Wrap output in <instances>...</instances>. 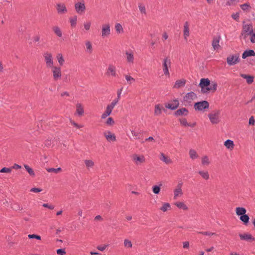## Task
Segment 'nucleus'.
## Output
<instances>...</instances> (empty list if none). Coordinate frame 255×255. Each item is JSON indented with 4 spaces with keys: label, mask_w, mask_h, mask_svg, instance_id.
Here are the masks:
<instances>
[{
    "label": "nucleus",
    "mask_w": 255,
    "mask_h": 255,
    "mask_svg": "<svg viewBox=\"0 0 255 255\" xmlns=\"http://www.w3.org/2000/svg\"><path fill=\"white\" fill-rule=\"evenodd\" d=\"M159 158L161 161L164 162L166 164H170L172 163V160L171 159V158L169 157L166 156L163 153H160Z\"/></svg>",
    "instance_id": "b1692460"
},
{
    "label": "nucleus",
    "mask_w": 255,
    "mask_h": 255,
    "mask_svg": "<svg viewBox=\"0 0 255 255\" xmlns=\"http://www.w3.org/2000/svg\"><path fill=\"white\" fill-rule=\"evenodd\" d=\"M131 133L132 135L134 137H135V138L137 139L139 137V132L135 131L134 130H131Z\"/></svg>",
    "instance_id": "69168bd1"
},
{
    "label": "nucleus",
    "mask_w": 255,
    "mask_h": 255,
    "mask_svg": "<svg viewBox=\"0 0 255 255\" xmlns=\"http://www.w3.org/2000/svg\"><path fill=\"white\" fill-rule=\"evenodd\" d=\"M162 206L160 207L159 210L163 212H165L168 211V210H171V205L169 203L167 202H162Z\"/></svg>",
    "instance_id": "a878e982"
},
{
    "label": "nucleus",
    "mask_w": 255,
    "mask_h": 255,
    "mask_svg": "<svg viewBox=\"0 0 255 255\" xmlns=\"http://www.w3.org/2000/svg\"><path fill=\"white\" fill-rule=\"evenodd\" d=\"M186 81L184 79L177 80L174 85V88H179L184 86Z\"/></svg>",
    "instance_id": "f704fd0d"
},
{
    "label": "nucleus",
    "mask_w": 255,
    "mask_h": 255,
    "mask_svg": "<svg viewBox=\"0 0 255 255\" xmlns=\"http://www.w3.org/2000/svg\"><path fill=\"white\" fill-rule=\"evenodd\" d=\"M180 124L185 127H188V126H190V124L188 123L187 120L185 119H180Z\"/></svg>",
    "instance_id": "6e6d98bb"
},
{
    "label": "nucleus",
    "mask_w": 255,
    "mask_h": 255,
    "mask_svg": "<svg viewBox=\"0 0 255 255\" xmlns=\"http://www.w3.org/2000/svg\"><path fill=\"white\" fill-rule=\"evenodd\" d=\"M123 88H122L117 91V97L115 99L118 101H119V100L121 99V94H122V92L123 91Z\"/></svg>",
    "instance_id": "680f3d73"
},
{
    "label": "nucleus",
    "mask_w": 255,
    "mask_h": 255,
    "mask_svg": "<svg viewBox=\"0 0 255 255\" xmlns=\"http://www.w3.org/2000/svg\"><path fill=\"white\" fill-rule=\"evenodd\" d=\"M125 77L128 84H131L135 81V79L129 75H125Z\"/></svg>",
    "instance_id": "864d4df0"
},
{
    "label": "nucleus",
    "mask_w": 255,
    "mask_h": 255,
    "mask_svg": "<svg viewBox=\"0 0 255 255\" xmlns=\"http://www.w3.org/2000/svg\"><path fill=\"white\" fill-rule=\"evenodd\" d=\"M85 51L87 53L91 54L93 52L92 45L91 41L87 40L85 41Z\"/></svg>",
    "instance_id": "2f4dec72"
},
{
    "label": "nucleus",
    "mask_w": 255,
    "mask_h": 255,
    "mask_svg": "<svg viewBox=\"0 0 255 255\" xmlns=\"http://www.w3.org/2000/svg\"><path fill=\"white\" fill-rule=\"evenodd\" d=\"M235 211L236 215L239 216H241L247 212L246 209L244 207H237L235 209Z\"/></svg>",
    "instance_id": "473e14b6"
},
{
    "label": "nucleus",
    "mask_w": 255,
    "mask_h": 255,
    "mask_svg": "<svg viewBox=\"0 0 255 255\" xmlns=\"http://www.w3.org/2000/svg\"><path fill=\"white\" fill-rule=\"evenodd\" d=\"M126 60L128 63H133L134 61V55L132 51L126 52Z\"/></svg>",
    "instance_id": "4be33fe9"
},
{
    "label": "nucleus",
    "mask_w": 255,
    "mask_h": 255,
    "mask_svg": "<svg viewBox=\"0 0 255 255\" xmlns=\"http://www.w3.org/2000/svg\"><path fill=\"white\" fill-rule=\"evenodd\" d=\"M107 74L109 76L115 77L116 76V68L113 64H110L107 70Z\"/></svg>",
    "instance_id": "f3484780"
},
{
    "label": "nucleus",
    "mask_w": 255,
    "mask_h": 255,
    "mask_svg": "<svg viewBox=\"0 0 255 255\" xmlns=\"http://www.w3.org/2000/svg\"><path fill=\"white\" fill-rule=\"evenodd\" d=\"M56 9L57 12L59 15L66 14L68 12V9L65 3L59 2L56 4Z\"/></svg>",
    "instance_id": "9d476101"
},
{
    "label": "nucleus",
    "mask_w": 255,
    "mask_h": 255,
    "mask_svg": "<svg viewBox=\"0 0 255 255\" xmlns=\"http://www.w3.org/2000/svg\"><path fill=\"white\" fill-rule=\"evenodd\" d=\"M56 253L59 255H65L66 254L65 250L62 249L57 250Z\"/></svg>",
    "instance_id": "0e129e2a"
},
{
    "label": "nucleus",
    "mask_w": 255,
    "mask_h": 255,
    "mask_svg": "<svg viewBox=\"0 0 255 255\" xmlns=\"http://www.w3.org/2000/svg\"><path fill=\"white\" fill-rule=\"evenodd\" d=\"M188 113V110L184 108L179 109L176 111L175 115L177 116H186Z\"/></svg>",
    "instance_id": "72a5a7b5"
},
{
    "label": "nucleus",
    "mask_w": 255,
    "mask_h": 255,
    "mask_svg": "<svg viewBox=\"0 0 255 255\" xmlns=\"http://www.w3.org/2000/svg\"><path fill=\"white\" fill-rule=\"evenodd\" d=\"M112 112V111L106 108L105 111L101 115V120L106 119L111 114Z\"/></svg>",
    "instance_id": "a19ab883"
},
{
    "label": "nucleus",
    "mask_w": 255,
    "mask_h": 255,
    "mask_svg": "<svg viewBox=\"0 0 255 255\" xmlns=\"http://www.w3.org/2000/svg\"><path fill=\"white\" fill-rule=\"evenodd\" d=\"M201 164L203 166H208L211 164V160L207 155H203L201 158Z\"/></svg>",
    "instance_id": "5701e85b"
},
{
    "label": "nucleus",
    "mask_w": 255,
    "mask_h": 255,
    "mask_svg": "<svg viewBox=\"0 0 255 255\" xmlns=\"http://www.w3.org/2000/svg\"><path fill=\"white\" fill-rule=\"evenodd\" d=\"M179 106V102L177 100H174L170 103H168L165 105V107L171 110L176 109Z\"/></svg>",
    "instance_id": "aec40b11"
},
{
    "label": "nucleus",
    "mask_w": 255,
    "mask_h": 255,
    "mask_svg": "<svg viewBox=\"0 0 255 255\" xmlns=\"http://www.w3.org/2000/svg\"><path fill=\"white\" fill-rule=\"evenodd\" d=\"M43 56L46 67L47 68L53 67L54 61L52 53L48 51H45L43 53Z\"/></svg>",
    "instance_id": "7ed1b4c3"
},
{
    "label": "nucleus",
    "mask_w": 255,
    "mask_h": 255,
    "mask_svg": "<svg viewBox=\"0 0 255 255\" xmlns=\"http://www.w3.org/2000/svg\"><path fill=\"white\" fill-rule=\"evenodd\" d=\"M240 61L239 55L238 54L230 55L227 58V62L229 65H234Z\"/></svg>",
    "instance_id": "1a4fd4ad"
},
{
    "label": "nucleus",
    "mask_w": 255,
    "mask_h": 255,
    "mask_svg": "<svg viewBox=\"0 0 255 255\" xmlns=\"http://www.w3.org/2000/svg\"><path fill=\"white\" fill-rule=\"evenodd\" d=\"M210 84V81L208 78H202L200 80L199 86L201 88L202 93H205L208 92L206 89H209V86Z\"/></svg>",
    "instance_id": "9b49d317"
},
{
    "label": "nucleus",
    "mask_w": 255,
    "mask_h": 255,
    "mask_svg": "<svg viewBox=\"0 0 255 255\" xmlns=\"http://www.w3.org/2000/svg\"><path fill=\"white\" fill-rule=\"evenodd\" d=\"M115 123V121L112 117L108 118L105 122V124L108 126H113Z\"/></svg>",
    "instance_id": "49530a36"
},
{
    "label": "nucleus",
    "mask_w": 255,
    "mask_h": 255,
    "mask_svg": "<svg viewBox=\"0 0 255 255\" xmlns=\"http://www.w3.org/2000/svg\"><path fill=\"white\" fill-rule=\"evenodd\" d=\"M132 162L136 165H141L145 162V156L142 154H133L131 156Z\"/></svg>",
    "instance_id": "20e7f679"
},
{
    "label": "nucleus",
    "mask_w": 255,
    "mask_h": 255,
    "mask_svg": "<svg viewBox=\"0 0 255 255\" xmlns=\"http://www.w3.org/2000/svg\"><path fill=\"white\" fill-rule=\"evenodd\" d=\"M241 7L244 11H248L250 9V6L248 3H245L241 5Z\"/></svg>",
    "instance_id": "4d7b16f0"
},
{
    "label": "nucleus",
    "mask_w": 255,
    "mask_h": 255,
    "mask_svg": "<svg viewBox=\"0 0 255 255\" xmlns=\"http://www.w3.org/2000/svg\"><path fill=\"white\" fill-rule=\"evenodd\" d=\"M103 134L108 142H114L116 140V136L115 133L109 130L105 131Z\"/></svg>",
    "instance_id": "2eb2a0df"
},
{
    "label": "nucleus",
    "mask_w": 255,
    "mask_h": 255,
    "mask_svg": "<svg viewBox=\"0 0 255 255\" xmlns=\"http://www.w3.org/2000/svg\"><path fill=\"white\" fill-rule=\"evenodd\" d=\"M221 110L216 109L208 114V118L212 125H218L221 121Z\"/></svg>",
    "instance_id": "f257e3e1"
},
{
    "label": "nucleus",
    "mask_w": 255,
    "mask_h": 255,
    "mask_svg": "<svg viewBox=\"0 0 255 255\" xmlns=\"http://www.w3.org/2000/svg\"><path fill=\"white\" fill-rule=\"evenodd\" d=\"M11 171V168H6V167H3L0 170V172H2V173H9Z\"/></svg>",
    "instance_id": "e2e57ef3"
},
{
    "label": "nucleus",
    "mask_w": 255,
    "mask_h": 255,
    "mask_svg": "<svg viewBox=\"0 0 255 255\" xmlns=\"http://www.w3.org/2000/svg\"><path fill=\"white\" fill-rule=\"evenodd\" d=\"M189 35V24L188 21H186L184 24L183 28V36L185 40H187V38Z\"/></svg>",
    "instance_id": "a211bd4d"
},
{
    "label": "nucleus",
    "mask_w": 255,
    "mask_h": 255,
    "mask_svg": "<svg viewBox=\"0 0 255 255\" xmlns=\"http://www.w3.org/2000/svg\"><path fill=\"white\" fill-rule=\"evenodd\" d=\"M138 7L141 14L144 15H146L147 14L146 7L143 3H139L138 4Z\"/></svg>",
    "instance_id": "4c0bfd02"
},
{
    "label": "nucleus",
    "mask_w": 255,
    "mask_h": 255,
    "mask_svg": "<svg viewBox=\"0 0 255 255\" xmlns=\"http://www.w3.org/2000/svg\"><path fill=\"white\" fill-rule=\"evenodd\" d=\"M28 237L29 239H36L37 240H40L41 237L39 235H35V234H30L28 235Z\"/></svg>",
    "instance_id": "052dcab7"
},
{
    "label": "nucleus",
    "mask_w": 255,
    "mask_h": 255,
    "mask_svg": "<svg viewBox=\"0 0 255 255\" xmlns=\"http://www.w3.org/2000/svg\"><path fill=\"white\" fill-rule=\"evenodd\" d=\"M199 234H201L203 235L208 236H212L214 235H216V233H212L211 232H199Z\"/></svg>",
    "instance_id": "13d9d810"
},
{
    "label": "nucleus",
    "mask_w": 255,
    "mask_h": 255,
    "mask_svg": "<svg viewBox=\"0 0 255 255\" xmlns=\"http://www.w3.org/2000/svg\"><path fill=\"white\" fill-rule=\"evenodd\" d=\"M42 206H43V207H45V208H48L50 210H53L54 208V206L53 205H49L48 204H47V203L43 204L42 205Z\"/></svg>",
    "instance_id": "774afa93"
},
{
    "label": "nucleus",
    "mask_w": 255,
    "mask_h": 255,
    "mask_svg": "<svg viewBox=\"0 0 255 255\" xmlns=\"http://www.w3.org/2000/svg\"><path fill=\"white\" fill-rule=\"evenodd\" d=\"M124 246L125 248L127 249H129L132 248V244L130 240L128 239H125L124 241Z\"/></svg>",
    "instance_id": "09e8293b"
},
{
    "label": "nucleus",
    "mask_w": 255,
    "mask_h": 255,
    "mask_svg": "<svg viewBox=\"0 0 255 255\" xmlns=\"http://www.w3.org/2000/svg\"><path fill=\"white\" fill-rule=\"evenodd\" d=\"M56 57L59 65L60 66H62L65 63V59L63 54L61 53H58L56 54Z\"/></svg>",
    "instance_id": "cd10ccee"
},
{
    "label": "nucleus",
    "mask_w": 255,
    "mask_h": 255,
    "mask_svg": "<svg viewBox=\"0 0 255 255\" xmlns=\"http://www.w3.org/2000/svg\"><path fill=\"white\" fill-rule=\"evenodd\" d=\"M77 16H74L69 18V21L71 26L74 27L77 24Z\"/></svg>",
    "instance_id": "a18cd8bd"
},
{
    "label": "nucleus",
    "mask_w": 255,
    "mask_h": 255,
    "mask_svg": "<svg viewBox=\"0 0 255 255\" xmlns=\"http://www.w3.org/2000/svg\"><path fill=\"white\" fill-rule=\"evenodd\" d=\"M160 191V187L159 186L155 185L152 187V191L155 194L159 193Z\"/></svg>",
    "instance_id": "5fc2aeb1"
},
{
    "label": "nucleus",
    "mask_w": 255,
    "mask_h": 255,
    "mask_svg": "<svg viewBox=\"0 0 255 255\" xmlns=\"http://www.w3.org/2000/svg\"><path fill=\"white\" fill-rule=\"evenodd\" d=\"M84 162L87 169L88 170L93 168L95 165L94 162L91 159H85L84 160Z\"/></svg>",
    "instance_id": "393cba45"
},
{
    "label": "nucleus",
    "mask_w": 255,
    "mask_h": 255,
    "mask_svg": "<svg viewBox=\"0 0 255 255\" xmlns=\"http://www.w3.org/2000/svg\"><path fill=\"white\" fill-rule=\"evenodd\" d=\"M251 56H255V52L253 50H246L243 53L242 58L243 59H245L247 57Z\"/></svg>",
    "instance_id": "c9c22d12"
},
{
    "label": "nucleus",
    "mask_w": 255,
    "mask_h": 255,
    "mask_svg": "<svg viewBox=\"0 0 255 255\" xmlns=\"http://www.w3.org/2000/svg\"><path fill=\"white\" fill-rule=\"evenodd\" d=\"M197 98V95L193 92H190L186 94L184 96V101L188 104H190Z\"/></svg>",
    "instance_id": "4468645a"
},
{
    "label": "nucleus",
    "mask_w": 255,
    "mask_h": 255,
    "mask_svg": "<svg viewBox=\"0 0 255 255\" xmlns=\"http://www.w3.org/2000/svg\"><path fill=\"white\" fill-rule=\"evenodd\" d=\"M241 76L242 78L245 79L247 81V82L249 84H252L254 81V77L252 76L242 74H241Z\"/></svg>",
    "instance_id": "e433bc0d"
},
{
    "label": "nucleus",
    "mask_w": 255,
    "mask_h": 255,
    "mask_svg": "<svg viewBox=\"0 0 255 255\" xmlns=\"http://www.w3.org/2000/svg\"><path fill=\"white\" fill-rule=\"evenodd\" d=\"M70 122L72 125L77 128H80L83 127V125H79L76 123L74 121L70 120Z\"/></svg>",
    "instance_id": "bf43d9fd"
},
{
    "label": "nucleus",
    "mask_w": 255,
    "mask_h": 255,
    "mask_svg": "<svg viewBox=\"0 0 255 255\" xmlns=\"http://www.w3.org/2000/svg\"><path fill=\"white\" fill-rule=\"evenodd\" d=\"M115 28L117 33L120 34V33H123L124 32L123 28L120 23H116L115 24Z\"/></svg>",
    "instance_id": "c03bdc74"
},
{
    "label": "nucleus",
    "mask_w": 255,
    "mask_h": 255,
    "mask_svg": "<svg viewBox=\"0 0 255 255\" xmlns=\"http://www.w3.org/2000/svg\"><path fill=\"white\" fill-rule=\"evenodd\" d=\"M162 107L160 106V105H156L155 106L154 109V114L156 116H159L161 114L162 112Z\"/></svg>",
    "instance_id": "de8ad7c7"
},
{
    "label": "nucleus",
    "mask_w": 255,
    "mask_h": 255,
    "mask_svg": "<svg viewBox=\"0 0 255 255\" xmlns=\"http://www.w3.org/2000/svg\"><path fill=\"white\" fill-rule=\"evenodd\" d=\"M225 146L229 150H232L234 148V141L231 139H227L224 142Z\"/></svg>",
    "instance_id": "bb28decb"
},
{
    "label": "nucleus",
    "mask_w": 255,
    "mask_h": 255,
    "mask_svg": "<svg viewBox=\"0 0 255 255\" xmlns=\"http://www.w3.org/2000/svg\"><path fill=\"white\" fill-rule=\"evenodd\" d=\"M52 29L54 34L58 37H61L62 36V31L60 27L57 25H55L53 26Z\"/></svg>",
    "instance_id": "c85d7f7f"
},
{
    "label": "nucleus",
    "mask_w": 255,
    "mask_h": 255,
    "mask_svg": "<svg viewBox=\"0 0 255 255\" xmlns=\"http://www.w3.org/2000/svg\"><path fill=\"white\" fill-rule=\"evenodd\" d=\"M91 26V22L90 21H86L83 23V27L85 30L89 31Z\"/></svg>",
    "instance_id": "8fccbe9b"
},
{
    "label": "nucleus",
    "mask_w": 255,
    "mask_h": 255,
    "mask_svg": "<svg viewBox=\"0 0 255 255\" xmlns=\"http://www.w3.org/2000/svg\"><path fill=\"white\" fill-rule=\"evenodd\" d=\"M239 236L241 240L246 241L250 242L255 241V238L250 234H239Z\"/></svg>",
    "instance_id": "dca6fc26"
},
{
    "label": "nucleus",
    "mask_w": 255,
    "mask_h": 255,
    "mask_svg": "<svg viewBox=\"0 0 255 255\" xmlns=\"http://www.w3.org/2000/svg\"><path fill=\"white\" fill-rule=\"evenodd\" d=\"M119 101L116 100V99H114L112 101V102L107 105L106 107L107 108L111 110V111H113V110L114 109L115 106L117 105V104L118 103Z\"/></svg>",
    "instance_id": "ea45409f"
},
{
    "label": "nucleus",
    "mask_w": 255,
    "mask_h": 255,
    "mask_svg": "<svg viewBox=\"0 0 255 255\" xmlns=\"http://www.w3.org/2000/svg\"><path fill=\"white\" fill-rule=\"evenodd\" d=\"M111 34L110 25L109 23L103 24L101 26V37H108Z\"/></svg>",
    "instance_id": "6e6552de"
},
{
    "label": "nucleus",
    "mask_w": 255,
    "mask_h": 255,
    "mask_svg": "<svg viewBox=\"0 0 255 255\" xmlns=\"http://www.w3.org/2000/svg\"><path fill=\"white\" fill-rule=\"evenodd\" d=\"M189 155L190 158L192 160H195L199 158V155L197 151L193 149H190L189 151Z\"/></svg>",
    "instance_id": "7c9ffc66"
},
{
    "label": "nucleus",
    "mask_w": 255,
    "mask_h": 255,
    "mask_svg": "<svg viewBox=\"0 0 255 255\" xmlns=\"http://www.w3.org/2000/svg\"><path fill=\"white\" fill-rule=\"evenodd\" d=\"M24 167L26 170V171L28 172V173L30 174V175L33 176H34V172L31 168H30L29 166L26 164L24 165Z\"/></svg>",
    "instance_id": "603ef678"
},
{
    "label": "nucleus",
    "mask_w": 255,
    "mask_h": 255,
    "mask_svg": "<svg viewBox=\"0 0 255 255\" xmlns=\"http://www.w3.org/2000/svg\"><path fill=\"white\" fill-rule=\"evenodd\" d=\"M253 32V26L251 24H245L243 26L242 35L246 38Z\"/></svg>",
    "instance_id": "f8f14e48"
},
{
    "label": "nucleus",
    "mask_w": 255,
    "mask_h": 255,
    "mask_svg": "<svg viewBox=\"0 0 255 255\" xmlns=\"http://www.w3.org/2000/svg\"><path fill=\"white\" fill-rule=\"evenodd\" d=\"M84 107L80 103L76 104V114L79 116H82L84 115Z\"/></svg>",
    "instance_id": "6ab92c4d"
},
{
    "label": "nucleus",
    "mask_w": 255,
    "mask_h": 255,
    "mask_svg": "<svg viewBox=\"0 0 255 255\" xmlns=\"http://www.w3.org/2000/svg\"><path fill=\"white\" fill-rule=\"evenodd\" d=\"M240 219L245 225H247L249 222L250 218L248 215L245 214L240 216Z\"/></svg>",
    "instance_id": "37998d69"
},
{
    "label": "nucleus",
    "mask_w": 255,
    "mask_h": 255,
    "mask_svg": "<svg viewBox=\"0 0 255 255\" xmlns=\"http://www.w3.org/2000/svg\"><path fill=\"white\" fill-rule=\"evenodd\" d=\"M74 7L76 12L78 14H82L84 13L86 10L85 1L83 0H82L76 2L74 4Z\"/></svg>",
    "instance_id": "423d86ee"
},
{
    "label": "nucleus",
    "mask_w": 255,
    "mask_h": 255,
    "mask_svg": "<svg viewBox=\"0 0 255 255\" xmlns=\"http://www.w3.org/2000/svg\"><path fill=\"white\" fill-rule=\"evenodd\" d=\"M209 105V103L207 101H203L195 103L194 108L197 111L204 112L208 110Z\"/></svg>",
    "instance_id": "f03ea898"
},
{
    "label": "nucleus",
    "mask_w": 255,
    "mask_h": 255,
    "mask_svg": "<svg viewBox=\"0 0 255 255\" xmlns=\"http://www.w3.org/2000/svg\"><path fill=\"white\" fill-rule=\"evenodd\" d=\"M217 84L215 82H212L211 83H210L209 89H206L207 90L208 92L210 91H215L217 90Z\"/></svg>",
    "instance_id": "79ce46f5"
},
{
    "label": "nucleus",
    "mask_w": 255,
    "mask_h": 255,
    "mask_svg": "<svg viewBox=\"0 0 255 255\" xmlns=\"http://www.w3.org/2000/svg\"><path fill=\"white\" fill-rule=\"evenodd\" d=\"M182 186L183 183H179L173 189V199L174 200H176L183 196V192L182 191Z\"/></svg>",
    "instance_id": "0eeeda50"
},
{
    "label": "nucleus",
    "mask_w": 255,
    "mask_h": 255,
    "mask_svg": "<svg viewBox=\"0 0 255 255\" xmlns=\"http://www.w3.org/2000/svg\"><path fill=\"white\" fill-rule=\"evenodd\" d=\"M51 71L53 74V79L55 80L59 79L62 75L61 68L57 66H53L51 67Z\"/></svg>",
    "instance_id": "ddd939ff"
},
{
    "label": "nucleus",
    "mask_w": 255,
    "mask_h": 255,
    "mask_svg": "<svg viewBox=\"0 0 255 255\" xmlns=\"http://www.w3.org/2000/svg\"><path fill=\"white\" fill-rule=\"evenodd\" d=\"M198 174L205 180H208L210 178L209 173L207 170H201L198 171Z\"/></svg>",
    "instance_id": "412c9836"
},
{
    "label": "nucleus",
    "mask_w": 255,
    "mask_h": 255,
    "mask_svg": "<svg viewBox=\"0 0 255 255\" xmlns=\"http://www.w3.org/2000/svg\"><path fill=\"white\" fill-rule=\"evenodd\" d=\"M46 170L48 172H54V173L57 174L58 172H61L62 169L60 167H59L58 168H47Z\"/></svg>",
    "instance_id": "3c124183"
},
{
    "label": "nucleus",
    "mask_w": 255,
    "mask_h": 255,
    "mask_svg": "<svg viewBox=\"0 0 255 255\" xmlns=\"http://www.w3.org/2000/svg\"><path fill=\"white\" fill-rule=\"evenodd\" d=\"M220 40V37H215L213 38L212 41V46L214 50H217L220 47L219 42Z\"/></svg>",
    "instance_id": "c756f323"
},
{
    "label": "nucleus",
    "mask_w": 255,
    "mask_h": 255,
    "mask_svg": "<svg viewBox=\"0 0 255 255\" xmlns=\"http://www.w3.org/2000/svg\"><path fill=\"white\" fill-rule=\"evenodd\" d=\"M171 65V60L168 57L165 58L163 60L162 69L164 74L169 77L170 73L169 71V68L170 67Z\"/></svg>",
    "instance_id": "39448f33"
},
{
    "label": "nucleus",
    "mask_w": 255,
    "mask_h": 255,
    "mask_svg": "<svg viewBox=\"0 0 255 255\" xmlns=\"http://www.w3.org/2000/svg\"><path fill=\"white\" fill-rule=\"evenodd\" d=\"M42 191V189L38 188H32L30 189V192L34 193H38Z\"/></svg>",
    "instance_id": "338daca9"
},
{
    "label": "nucleus",
    "mask_w": 255,
    "mask_h": 255,
    "mask_svg": "<svg viewBox=\"0 0 255 255\" xmlns=\"http://www.w3.org/2000/svg\"><path fill=\"white\" fill-rule=\"evenodd\" d=\"M174 205L178 208L183 209V210H187L188 207L182 202H177Z\"/></svg>",
    "instance_id": "58836bf2"
}]
</instances>
